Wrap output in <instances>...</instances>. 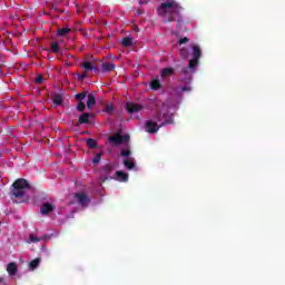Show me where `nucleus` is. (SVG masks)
Listing matches in <instances>:
<instances>
[{
    "label": "nucleus",
    "instance_id": "nucleus-1",
    "mask_svg": "<svg viewBox=\"0 0 285 285\" xmlns=\"http://www.w3.org/2000/svg\"><path fill=\"white\" fill-rule=\"evenodd\" d=\"M184 8L177 3L175 0H169L167 2H163L158 8L157 12L159 17H166L168 18L165 20V23H173V21H177L178 23H181V11Z\"/></svg>",
    "mask_w": 285,
    "mask_h": 285
},
{
    "label": "nucleus",
    "instance_id": "nucleus-2",
    "mask_svg": "<svg viewBox=\"0 0 285 285\" xmlns=\"http://www.w3.org/2000/svg\"><path fill=\"white\" fill-rule=\"evenodd\" d=\"M31 186L28 180L24 178H18L16 179L10 189H9V197L14 202V199H23L26 197V193L30 190Z\"/></svg>",
    "mask_w": 285,
    "mask_h": 285
},
{
    "label": "nucleus",
    "instance_id": "nucleus-3",
    "mask_svg": "<svg viewBox=\"0 0 285 285\" xmlns=\"http://www.w3.org/2000/svg\"><path fill=\"white\" fill-rule=\"evenodd\" d=\"M193 55H194V58L189 60L188 67L181 70L183 75H186L188 70H191V72H195V69L199 65V59H202V49H199V46H193Z\"/></svg>",
    "mask_w": 285,
    "mask_h": 285
},
{
    "label": "nucleus",
    "instance_id": "nucleus-4",
    "mask_svg": "<svg viewBox=\"0 0 285 285\" xmlns=\"http://www.w3.org/2000/svg\"><path fill=\"white\" fill-rule=\"evenodd\" d=\"M115 170V164H107L102 166L101 173H100V181L106 183L110 181V179H115L112 176V173Z\"/></svg>",
    "mask_w": 285,
    "mask_h": 285
},
{
    "label": "nucleus",
    "instance_id": "nucleus-5",
    "mask_svg": "<svg viewBox=\"0 0 285 285\" xmlns=\"http://www.w3.org/2000/svg\"><path fill=\"white\" fill-rule=\"evenodd\" d=\"M168 124H173V119L165 120L160 125H157V121L154 120H147L146 121V130L149 132V135H155V132H158L159 129Z\"/></svg>",
    "mask_w": 285,
    "mask_h": 285
},
{
    "label": "nucleus",
    "instance_id": "nucleus-6",
    "mask_svg": "<svg viewBox=\"0 0 285 285\" xmlns=\"http://www.w3.org/2000/svg\"><path fill=\"white\" fill-rule=\"evenodd\" d=\"M73 199H76L79 204V206H82V208H88L90 205V197L86 191L76 193L73 195Z\"/></svg>",
    "mask_w": 285,
    "mask_h": 285
},
{
    "label": "nucleus",
    "instance_id": "nucleus-7",
    "mask_svg": "<svg viewBox=\"0 0 285 285\" xmlns=\"http://www.w3.org/2000/svg\"><path fill=\"white\" fill-rule=\"evenodd\" d=\"M141 105L139 104H134V102H127L126 109L129 115H135V112H139L141 110Z\"/></svg>",
    "mask_w": 285,
    "mask_h": 285
},
{
    "label": "nucleus",
    "instance_id": "nucleus-8",
    "mask_svg": "<svg viewBox=\"0 0 285 285\" xmlns=\"http://www.w3.org/2000/svg\"><path fill=\"white\" fill-rule=\"evenodd\" d=\"M53 210H55V205H52L51 203H45L40 208V213L42 215H50V213H52Z\"/></svg>",
    "mask_w": 285,
    "mask_h": 285
},
{
    "label": "nucleus",
    "instance_id": "nucleus-9",
    "mask_svg": "<svg viewBox=\"0 0 285 285\" xmlns=\"http://www.w3.org/2000/svg\"><path fill=\"white\" fill-rule=\"evenodd\" d=\"M52 102L55 108H59V106H63V95L61 94H55L52 97Z\"/></svg>",
    "mask_w": 285,
    "mask_h": 285
},
{
    "label": "nucleus",
    "instance_id": "nucleus-10",
    "mask_svg": "<svg viewBox=\"0 0 285 285\" xmlns=\"http://www.w3.org/2000/svg\"><path fill=\"white\" fill-rule=\"evenodd\" d=\"M96 104H97V96H95V94H88V96H87L88 110H92V108H95Z\"/></svg>",
    "mask_w": 285,
    "mask_h": 285
},
{
    "label": "nucleus",
    "instance_id": "nucleus-11",
    "mask_svg": "<svg viewBox=\"0 0 285 285\" xmlns=\"http://www.w3.org/2000/svg\"><path fill=\"white\" fill-rule=\"evenodd\" d=\"M90 117H92V114L90 112H83L79 116L78 122L81 125L90 124Z\"/></svg>",
    "mask_w": 285,
    "mask_h": 285
},
{
    "label": "nucleus",
    "instance_id": "nucleus-12",
    "mask_svg": "<svg viewBox=\"0 0 285 285\" xmlns=\"http://www.w3.org/2000/svg\"><path fill=\"white\" fill-rule=\"evenodd\" d=\"M17 271H18L17 263L11 262L7 265V273L11 275V277H14V275H17Z\"/></svg>",
    "mask_w": 285,
    "mask_h": 285
},
{
    "label": "nucleus",
    "instance_id": "nucleus-13",
    "mask_svg": "<svg viewBox=\"0 0 285 285\" xmlns=\"http://www.w3.org/2000/svg\"><path fill=\"white\" fill-rule=\"evenodd\" d=\"M102 72H112L115 70V63L112 62H104L100 60Z\"/></svg>",
    "mask_w": 285,
    "mask_h": 285
},
{
    "label": "nucleus",
    "instance_id": "nucleus-14",
    "mask_svg": "<svg viewBox=\"0 0 285 285\" xmlns=\"http://www.w3.org/2000/svg\"><path fill=\"white\" fill-rule=\"evenodd\" d=\"M175 75V69L169 67V68H164L160 71V77H173Z\"/></svg>",
    "mask_w": 285,
    "mask_h": 285
},
{
    "label": "nucleus",
    "instance_id": "nucleus-15",
    "mask_svg": "<svg viewBox=\"0 0 285 285\" xmlns=\"http://www.w3.org/2000/svg\"><path fill=\"white\" fill-rule=\"evenodd\" d=\"M109 142L110 144H115L116 146H120V144H121V135L116 134V135L109 137Z\"/></svg>",
    "mask_w": 285,
    "mask_h": 285
},
{
    "label": "nucleus",
    "instance_id": "nucleus-16",
    "mask_svg": "<svg viewBox=\"0 0 285 285\" xmlns=\"http://www.w3.org/2000/svg\"><path fill=\"white\" fill-rule=\"evenodd\" d=\"M115 177L118 179V181H128V174L124 171H116Z\"/></svg>",
    "mask_w": 285,
    "mask_h": 285
},
{
    "label": "nucleus",
    "instance_id": "nucleus-17",
    "mask_svg": "<svg viewBox=\"0 0 285 285\" xmlns=\"http://www.w3.org/2000/svg\"><path fill=\"white\" fill-rule=\"evenodd\" d=\"M39 264H41V258H35L29 263V269L35 271L36 268H39Z\"/></svg>",
    "mask_w": 285,
    "mask_h": 285
},
{
    "label": "nucleus",
    "instance_id": "nucleus-18",
    "mask_svg": "<svg viewBox=\"0 0 285 285\" xmlns=\"http://www.w3.org/2000/svg\"><path fill=\"white\" fill-rule=\"evenodd\" d=\"M150 88L151 90H159L161 88V81H159L158 79L151 80Z\"/></svg>",
    "mask_w": 285,
    "mask_h": 285
},
{
    "label": "nucleus",
    "instance_id": "nucleus-19",
    "mask_svg": "<svg viewBox=\"0 0 285 285\" xmlns=\"http://www.w3.org/2000/svg\"><path fill=\"white\" fill-rule=\"evenodd\" d=\"M121 43L125 48H130L132 46V38L125 37L122 38Z\"/></svg>",
    "mask_w": 285,
    "mask_h": 285
},
{
    "label": "nucleus",
    "instance_id": "nucleus-20",
    "mask_svg": "<svg viewBox=\"0 0 285 285\" xmlns=\"http://www.w3.org/2000/svg\"><path fill=\"white\" fill-rule=\"evenodd\" d=\"M81 68L85 69V72H90L94 69V65L90 61H85L82 62Z\"/></svg>",
    "mask_w": 285,
    "mask_h": 285
},
{
    "label": "nucleus",
    "instance_id": "nucleus-21",
    "mask_svg": "<svg viewBox=\"0 0 285 285\" xmlns=\"http://www.w3.org/2000/svg\"><path fill=\"white\" fill-rule=\"evenodd\" d=\"M72 32L70 28H60L58 29V37H66V35Z\"/></svg>",
    "mask_w": 285,
    "mask_h": 285
},
{
    "label": "nucleus",
    "instance_id": "nucleus-22",
    "mask_svg": "<svg viewBox=\"0 0 285 285\" xmlns=\"http://www.w3.org/2000/svg\"><path fill=\"white\" fill-rule=\"evenodd\" d=\"M175 92H177L178 95H181L183 92H190V86H184L181 88H176L174 89Z\"/></svg>",
    "mask_w": 285,
    "mask_h": 285
},
{
    "label": "nucleus",
    "instance_id": "nucleus-23",
    "mask_svg": "<svg viewBox=\"0 0 285 285\" xmlns=\"http://www.w3.org/2000/svg\"><path fill=\"white\" fill-rule=\"evenodd\" d=\"M124 166L126 168H128V170H132V168H135V161H132L130 159H125L124 160Z\"/></svg>",
    "mask_w": 285,
    "mask_h": 285
},
{
    "label": "nucleus",
    "instance_id": "nucleus-24",
    "mask_svg": "<svg viewBox=\"0 0 285 285\" xmlns=\"http://www.w3.org/2000/svg\"><path fill=\"white\" fill-rule=\"evenodd\" d=\"M102 153H97L95 158L91 160L95 166L99 165L101 163Z\"/></svg>",
    "mask_w": 285,
    "mask_h": 285
},
{
    "label": "nucleus",
    "instance_id": "nucleus-25",
    "mask_svg": "<svg viewBox=\"0 0 285 285\" xmlns=\"http://www.w3.org/2000/svg\"><path fill=\"white\" fill-rule=\"evenodd\" d=\"M51 50H52V52H55L56 55H57L58 52H60V51H61V47H59V42L53 41V42L51 43Z\"/></svg>",
    "mask_w": 285,
    "mask_h": 285
},
{
    "label": "nucleus",
    "instance_id": "nucleus-26",
    "mask_svg": "<svg viewBox=\"0 0 285 285\" xmlns=\"http://www.w3.org/2000/svg\"><path fill=\"white\" fill-rule=\"evenodd\" d=\"M87 96H88V91H82L77 94L75 96V99H77L78 101H83V99H86Z\"/></svg>",
    "mask_w": 285,
    "mask_h": 285
},
{
    "label": "nucleus",
    "instance_id": "nucleus-27",
    "mask_svg": "<svg viewBox=\"0 0 285 285\" xmlns=\"http://www.w3.org/2000/svg\"><path fill=\"white\" fill-rule=\"evenodd\" d=\"M87 146L88 148L92 149V148H97V140L89 138L87 139Z\"/></svg>",
    "mask_w": 285,
    "mask_h": 285
},
{
    "label": "nucleus",
    "instance_id": "nucleus-28",
    "mask_svg": "<svg viewBox=\"0 0 285 285\" xmlns=\"http://www.w3.org/2000/svg\"><path fill=\"white\" fill-rule=\"evenodd\" d=\"M77 110H78V112H85V110H86V102H83L81 100L78 101Z\"/></svg>",
    "mask_w": 285,
    "mask_h": 285
},
{
    "label": "nucleus",
    "instance_id": "nucleus-29",
    "mask_svg": "<svg viewBox=\"0 0 285 285\" xmlns=\"http://www.w3.org/2000/svg\"><path fill=\"white\" fill-rule=\"evenodd\" d=\"M105 112H107V115H112V112H115V106L106 105Z\"/></svg>",
    "mask_w": 285,
    "mask_h": 285
},
{
    "label": "nucleus",
    "instance_id": "nucleus-30",
    "mask_svg": "<svg viewBox=\"0 0 285 285\" xmlns=\"http://www.w3.org/2000/svg\"><path fill=\"white\" fill-rule=\"evenodd\" d=\"M29 239H30V242H31L32 244H37V243L41 242V238L36 237V236L32 235V234L29 236Z\"/></svg>",
    "mask_w": 285,
    "mask_h": 285
},
{
    "label": "nucleus",
    "instance_id": "nucleus-31",
    "mask_svg": "<svg viewBox=\"0 0 285 285\" xmlns=\"http://www.w3.org/2000/svg\"><path fill=\"white\" fill-rule=\"evenodd\" d=\"M121 144H126L130 141V136L129 135H120Z\"/></svg>",
    "mask_w": 285,
    "mask_h": 285
},
{
    "label": "nucleus",
    "instance_id": "nucleus-32",
    "mask_svg": "<svg viewBox=\"0 0 285 285\" xmlns=\"http://www.w3.org/2000/svg\"><path fill=\"white\" fill-rule=\"evenodd\" d=\"M130 155H131L130 149L121 150V151H120V156H121V157H130Z\"/></svg>",
    "mask_w": 285,
    "mask_h": 285
},
{
    "label": "nucleus",
    "instance_id": "nucleus-33",
    "mask_svg": "<svg viewBox=\"0 0 285 285\" xmlns=\"http://www.w3.org/2000/svg\"><path fill=\"white\" fill-rule=\"evenodd\" d=\"M35 82L39 86L41 83H43V76L39 75L38 77H36Z\"/></svg>",
    "mask_w": 285,
    "mask_h": 285
},
{
    "label": "nucleus",
    "instance_id": "nucleus-34",
    "mask_svg": "<svg viewBox=\"0 0 285 285\" xmlns=\"http://www.w3.org/2000/svg\"><path fill=\"white\" fill-rule=\"evenodd\" d=\"M188 41H190V39H188V37L178 39L179 46H181V45H184V43H188Z\"/></svg>",
    "mask_w": 285,
    "mask_h": 285
},
{
    "label": "nucleus",
    "instance_id": "nucleus-35",
    "mask_svg": "<svg viewBox=\"0 0 285 285\" xmlns=\"http://www.w3.org/2000/svg\"><path fill=\"white\" fill-rule=\"evenodd\" d=\"M164 119V116H161V114H157L155 117H154V121L159 122Z\"/></svg>",
    "mask_w": 285,
    "mask_h": 285
},
{
    "label": "nucleus",
    "instance_id": "nucleus-36",
    "mask_svg": "<svg viewBox=\"0 0 285 285\" xmlns=\"http://www.w3.org/2000/svg\"><path fill=\"white\" fill-rule=\"evenodd\" d=\"M86 77H88V75L86 72L85 73H79L78 75V80L83 81V79H86Z\"/></svg>",
    "mask_w": 285,
    "mask_h": 285
},
{
    "label": "nucleus",
    "instance_id": "nucleus-37",
    "mask_svg": "<svg viewBox=\"0 0 285 285\" xmlns=\"http://www.w3.org/2000/svg\"><path fill=\"white\" fill-rule=\"evenodd\" d=\"M94 72H99V67H97V66H94Z\"/></svg>",
    "mask_w": 285,
    "mask_h": 285
},
{
    "label": "nucleus",
    "instance_id": "nucleus-38",
    "mask_svg": "<svg viewBox=\"0 0 285 285\" xmlns=\"http://www.w3.org/2000/svg\"><path fill=\"white\" fill-rule=\"evenodd\" d=\"M0 284H6V279L3 277H0Z\"/></svg>",
    "mask_w": 285,
    "mask_h": 285
},
{
    "label": "nucleus",
    "instance_id": "nucleus-39",
    "mask_svg": "<svg viewBox=\"0 0 285 285\" xmlns=\"http://www.w3.org/2000/svg\"><path fill=\"white\" fill-rule=\"evenodd\" d=\"M139 3H140V6H144V3H146V2H144V1H140Z\"/></svg>",
    "mask_w": 285,
    "mask_h": 285
},
{
    "label": "nucleus",
    "instance_id": "nucleus-40",
    "mask_svg": "<svg viewBox=\"0 0 285 285\" xmlns=\"http://www.w3.org/2000/svg\"><path fill=\"white\" fill-rule=\"evenodd\" d=\"M1 57H2V56H1V52H0V59H1Z\"/></svg>",
    "mask_w": 285,
    "mask_h": 285
}]
</instances>
